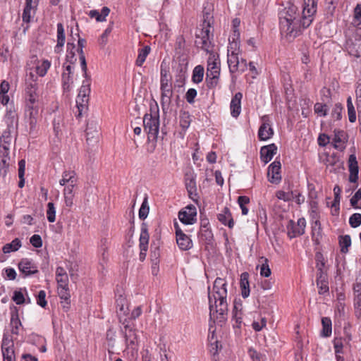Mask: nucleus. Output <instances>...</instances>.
Listing matches in <instances>:
<instances>
[{"instance_id": "f257e3e1", "label": "nucleus", "mask_w": 361, "mask_h": 361, "mask_svg": "<svg viewBox=\"0 0 361 361\" xmlns=\"http://www.w3.org/2000/svg\"><path fill=\"white\" fill-rule=\"evenodd\" d=\"M317 8V0H303L302 11L288 3L279 13L281 34L289 40L300 35L312 24Z\"/></svg>"}, {"instance_id": "f03ea898", "label": "nucleus", "mask_w": 361, "mask_h": 361, "mask_svg": "<svg viewBox=\"0 0 361 361\" xmlns=\"http://www.w3.org/2000/svg\"><path fill=\"white\" fill-rule=\"evenodd\" d=\"M50 67L51 62L49 60L44 59L40 61L36 55L32 56L27 62L25 101L26 106L30 111V125L31 130L34 128L36 124V118L38 115V78L39 77H44Z\"/></svg>"}, {"instance_id": "7ed1b4c3", "label": "nucleus", "mask_w": 361, "mask_h": 361, "mask_svg": "<svg viewBox=\"0 0 361 361\" xmlns=\"http://www.w3.org/2000/svg\"><path fill=\"white\" fill-rule=\"evenodd\" d=\"M228 283L224 278L217 277L212 288L208 287L209 317L214 322H224L228 313Z\"/></svg>"}, {"instance_id": "20e7f679", "label": "nucleus", "mask_w": 361, "mask_h": 361, "mask_svg": "<svg viewBox=\"0 0 361 361\" xmlns=\"http://www.w3.org/2000/svg\"><path fill=\"white\" fill-rule=\"evenodd\" d=\"M208 54L205 82L208 88L213 89L219 84L221 61L217 52H209Z\"/></svg>"}, {"instance_id": "39448f33", "label": "nucleus", "mask_w": 361, "mask_h": 361, "mask_svg": "<svg viewBox=\"0 0 361 361\" xmlns=\"http://www.w3.org/2000/svg\"><path fill=\"white\" fill-rule=\"evenodd\" d=\"M144 130L147 133L148 140H156L159 131V110L152 114H146L143 117Z\"/></svg>"}, {"instance_id": "423d86ee", "label": "nucleus", "mask_w": 361, "mask_h": 361, "mask_svg": "<svg viewBox=\"0 0 361 361\" xmlns=\"http://www.w3.org/2000/svg\"><path fill=\"white\" fill-rule=\"evenodd\" d=\"M213 38V34L211 31V26L209 22L204 21V27L200 32V34L197 35L196 44L201 49L206 51L207 53L213 52L212 50V39Z\"/></svg>"}, {"instance_id": "0eeeda50", "label": "nucleus", "mask_w": 361, "mask_h": 361, "mask_svg": "<svg viewBox=\"0 0 361 361\" xmlns=\"http://www.w3.org/2000/svg\"><path fill=\"white\" fill-rule=\"evenodd\" d=\"M119 322L123 324V329L122 332L123 334L125 341L127 347L132 350L137 349L138 345V338L136 333V329L134 326L129 324L127 319H122L121 317L119 316Z\"/></svg>"}, {"instance_id": "6e6552de", "label": "nucleus", "mask_w": 361, "mask_h": 361, "mask_svg": "<svg viewBox=\"0 0 361 361\" xmlns=\"http://www.w3.org/2000/svg\"><path fill=\"white\" fill-rule=\"evenodd\" d=\"M56 280L58 284L59 293L62 298H66L68 295V276L63 267H58L56 269Z\"/></svg>"}, {"instance_id": "1a4fd4ad", "label": "nucleus", "mask_w": 361, "mask_h": 361, "mask_svg": "<svg viewBox=\"0 0 361 361\" xmlns=\"http://www.w3.org/2000/svg\"><path fill=\"white\" fill-rule=\"evenodd\" d=\"M306 221L305 218H300L297 222L289 220L286 225L287 234L290 238H294L305 233Z\"/></svg>"}, {"instance_id": "9d476101", "label": "nucleus", "mask_w": 361, "mask_h": 361, "mask_svg": "<svg viewBox=\"0 0 361 361\" xmlns=\"http://www.w3.org/2000/svg\"><path fill=\"white\" fill-rule=\"evenodd\" d=\"M178 219L183 224H194L197 221L196 207L192 204H190L182 209L178 212Z\"/></svg>"}, {"instance_id": "9b49d317", "label": "nucleus", "mask_w": 361, "mask_h": 361, "mask_svg": "<svg viewBox=\"0 0 361 361\" xmlns=\"http://www.w3.org/2000/svg\"><path fill=\"white\" fill-rule=\"evenodd\" d=\"M324 266V262H321V263L317 262V274L316 282L319 288V294L320 295L328 293L329 290L327 275L323 270Z\"/></svg>"}, {"instance_id": "f8f14e48", "label": "nucleus", "mask_w": 361, "mask_h": 361, "mask_svg": "<svg viewBox=\"0 0 361 361\" xmlns=\"http://www.w3.org/2000/svg\"><path fill=\"white\" fill-rule=\"evenodd\" d=\"M62 73V86L64 91L69 92L73 85L74 81V66L71 64L63 63Z\"/></svg>"}, {"instance_id": "ddd939ff", "label": "nucleus", "mask_w": 361, "mask_h": 361, "mask_svg": "<svg viewBox=\"0 0 361 361\" xmlns=\"http://www.w3.org/2000/svg\"><path fill=\"white\" fill-rule=\"evenodd\" d=\"M174 228L176 231V243L178 247L183 251L191 249L193 244L190 238L183 232L177 222H174Z\"/></svg>"}, {"instance_id": "4468645a", "label": "nucleus", "mask_w": 361, "mask_h": 361, "mask_svg": "<svg viewBox=\"0 0 361 361\" xmlns=\"http://www.w3.org/2000/svg\"><path fill=\"white\" fill-rule=\"evenodd\" d=\"M11 310V319L9 324V329L11 334L13 336H18L22 327V323L19 317L18 309L17 307L13 305L10 307Z\"/></svg>"}, {"instance_id": "2eb2a0df", "label": "nucleus", "mask_w": 361, "mask_h": 361, "mask_svg": "<svg viewBox=\"0 0 361 361\" xmlns=\"http://www.w3.org/2000/svg\"><path fill=\"white\" fill-rule=\"evenodd\" d=\"M274 135V130L271 128L268 116L262 117V124L258 130V137L260 140L266 141L270 139Z\"/></svg>"}, {"instance_id": "dca6fc26", "label": "nucleus", "mask_w": 361, "mask_h": 361, "mask_svg": "<svg viewBox=\"0 0 361 361\" xmlns=\"http://www.w3.org/2000/svg\"><path fill=\"white\" fill-rule=\"evenodd\" d=\"M161 105L164 114H166L169 108L173 94L171 84H161Z\"/></svg>"}, {"instance_id": "f3484780", "label": "nucleus", "mask_w": 361, "mask_h": 361, "mask_svg": "<svg viewBox=\"0 0 361 361\" xmlns=\"http://www.w3.org/2000/svg\"><path fill=\"white\" fill-rule=\"evenodd\" d=\"M281 162L276 159L269 166L267 176L271 183L277 184L281 181Z\"/></svg>"}, {"instance_id": "a211bd4d", "label": "nucleus", "mask_w": 361, "mask_h": 361, "mask_svg": "<svg viewBox=\"0 0 361 361\" xmlns=\"http://www.w3.org/2000/svg\"><path fill=\"white\" fill-rule=\"evenodd\" d=\"M12 138L9 133L4 132L0 137V159L10 158V147Z\"/></svg>"}, {"instance_id": "6ab92c4d", "label": "nucleus", "mask_w": 361, "mask_h": 361, "mask_svg": "<svg viewBox=\"0 0 361 361\" xmlns=\"http://www.w3.org/2000/svg\"><path fill=\"white\" fill-rule=\"evenodd\" d=\"M277 152V147L275 144L263 146L260 149V158L262 161L267 164Z\"/></svg>"}, {"instance_id": "aec40b11", "label": "nucleus", "mask_w": 361, "mask_h": 361, "mask_svg": "<svg viewBox=\"0 0 361 361\" xmlns=\"http://www.w3.org/2000/svg\"><path fill=\"white\" fill-rule=\"evenodd\" d=\"M243 94L237 92L233 97L230 104L231 114L233 118H238L241 112V99Z\"/></svg>"}, {"instance_id": "412c9836", "label": "nucleus", "mask_w": 361, "mask_h": 361, "mask_svg": "<svg viewBox=\"0 0 361 361\" xmlns=\"http://www.w3.org/2000/svg\"><path fill=\"white\" fill-rule=\"evenodd\" d=\"M38 5V0H26V6L24 8V22H30L34 18L36 9Z\"/></svg>"}, {"instance_id": "4be33fe9", "label": "nucleus", "mask_w": 361, "mask_h": 361, "mask_svg": "<svg viewBox=\"0 0 361 361\" xmlns=\"http://www.w3.org/2000/svg\"><path fill=\"white\" fill-rule=\"evenodd\" d=\"M85 82L84 81L80 89L79 94L76 98V104L78 109H80V106H82V108L84 107L82 103L87 102L88 96L90 92V85H85Z\"/></svg>"}, {"instance_id": "5701e85b", "label": "nucleus", "mask_w": 361, "mask_h": 361, "mask_svg": "<svg viewBox=\"0 0 361 361\" xmlns=\"http://www.w3.org/2000/svg\"><path fill=\"white\" fill-rule=\"evenodd\" d=\"M66 41L65 30L62 23H59L57 24V44L54 47V51L57 54L61 53L63 51Z\"/></svg>"}, {"instance_id": "b1692460", "label": "nucleus", "mask_w": 361, "mask_h": 361, "mask_svg": "<svg viewBox=\"0 0 361 361\" xmlns=\"http://www.w3.org/2000/svg\"><path fill=\"white\" fill-rule=\"evenodd\" d=\"M332 143L335 149L340 151H343L345 148L344 131L340 130H335L334 136L332 140Z\"/></svg>"}, {"instance_id": "393cba45", "label": "nucleus", "mask_w": 361, "mask_h": 361, "mask_svg": "<svg viewBox=\"0 0 361 361\" xmlns=\"http://www.w3.org/2000/svg\"><path fill=\"white\" fill-rule=\"evenodd\" d=\"M217 218L218 220L224 226H227L230 228L233 227L234 221L228 207H224L221 212L218 214Z\"/></svg>"}, {"instance_id": "a878e982", "label": "nucleus", "mask_w": 361, "mask_h": 361, "mask_svg": "<svg viewBox=\"0 0 361 361\" xmlns=\"http://www.w3.org/2000/svg\"><path fill=\"white\" fill-rule=\"evenodd\" d=\"M76 52L77 49L74 42H68L66 45V62L64 63L74 66L77 61Z\"/></svg>"}, {"instance_id": "bb28decb", "label": "nucleus", "mask_w": 361, "mask_h": 361, "mask_svg": "<svg viewBox=\"0 0 361 361\" xmlns=\"http://www.w3.org/2000/svg\"><path fill=\"white\" fill-rule=\"evenodd\" d=\"M78 176L74 171H65L62 173V178L59 180L61 186L68 184H76L78 183Z\"/></svg>"}, {"instance_id": "cd10ccee", "label": "nucleus", "mask_w": 361, "mask_h": 361, "mask_svg": "<svg viewBox=\"0 0 361 361\" xmlns=\"http://www.w3.org/2000/svg\"><path fill=\"white\" fill-rule=\"evenodd\" d=\"M185 184L190 197H191L193 195H197V185L195 180V176L193 173L187 174L185 176Z\"/></svg>"}, {"instance_id": "c85d7f7f", "label": "nucleus", "mask_w": 361, "mask_h": 361, "mask_svg": "<svg viewBox=\"0 0 361 361\" xmlns=\"http://www.w3.org/2000/svg\"><path fill=\"white\" fill-rule=\"evenodd\" d=\"M240 287L243 298H246L250 295L249 274L243 272L240 275Z\"/></svg>"}, {"instance_id": "c756f323", "label": "nucleus", "mask_w": 361, "mask_h": 361, "mask_svg": "<svg viewBox=\"0 0 361 361\" xmlns=\"http://www.w3.org/2000/svg\"><path fill=\"white\" fill-rule=\"evenodd\" d=\"M149 235L147 227L145 224H142L141 227V233L140 235V248L142 251L147 252L148 249Z\"/></svg>"}, {"instance_id": "7c9ffc66", "label": "nucleus", "mask_w": 361, "mask_h": 361, "mask_svg": "<svg viewBox=\"0 0 361 361\" xmlns=\"http://www.w3.org/2000/svg\"><path fill=\"white\" fill-rule=\"evenodd\" d=\"M18 336H13L12 334L8 335L7 334H4L3 336L2 343H1V350L2 352H9L14 351L13 350V342L14 340L17 338Z\"/></svg>"}, {"instance_id": "2f4dec72", "label": "nucleus", "mask_w": 361, "mask_h": 361, "mask_svg": "<svg viewBox=\"0 0 361 361\" xmlns=\"http://www.w3.org/2000/svg\"><path fill=\"white\" fill-rule=\"evenodd\" d=\"M86 44V40L82 38H79L78 40V46L77 52L79 54V59L80 61V65L82 70L86 73L87 71V63L85 60V56L83 52V48L85 47Z\"/></svg>"}, {"instance_id": "473e14b6", "label": "nucleus", "mask_w": 361, "mask_h": 361, "mask_svg": "<svg viewBox=\"0 0 361 361\" xmlns=\"http://www.w3.org/2000/svg\"><path fill=\"white\" fill-rule=\"evenodd\" d=\"M109 13L110 9L104 6L102 8L101 12H99L97 10L90 11L88 16L92 18H95L97 22H103L106 20V18Z\"/></svg>"}, {"instance_id": "72a5a7b5", "label": "nucleus", "mask_w": 361, "mask_h": 361, "mask_svg": "<svg viewBox=\"0 0 361 361\" xmlns=\"http://www.w3.org/2000/svg\"><path fill=\"white\" fill-rule=\"evenodd\" d=\"M9 89V83L6 80H3L0 84V102L3 105H6L9 102V97L8 95Z\"/></svg>"}, {"instance_id": "f704fd0d", "label": "nucleus", "mask_w": 361, "mask_h": 361, "mask_svg": "<svg viewBox=\"0 0 361 361\" xmlns=\"http://www.w3.org/2000/svg\"><path fill=\"white\" fill-rule=\"evenodd\" d=\"M322 330L321 336L323 337H329L332 333V322L329 317H322Z\"/></svg>"}, {"instance_id": "c9c22d12", "label": "nucleus", "mask_w": 361, "mask_h": 361, "mask_svg": "<svg viewBox=\"0 0 361 361\" xmlns=\"http://www.w3.org/2000/svg\"><path fill=\"white\" fill-rule=\"evenodd\" d=\"M204 67L201 65H198L195 67L192 71V80L194 83L198 84L201 82L204 77Z\"/></svg>"}, {"instance_id": "e433bc0d", "label": "nucleus", "mask_w": 361, "mask_h": 361, "mask_svg": "<svg viewBox=\"0 0 361 361\" xmlns=\"http://www.w3.org/2000/svg\"><path fill=\"white\" fill-rule=\"evenodd\" d=\"M38 272L37 265L27 259H24V277Z\"/></svg>"}, {"instance_id": "4c0bfd02", "label": "nucleus", "mask_w": 361, "mask_h": 361, "mask_svg": "<svg viewBox=\"0 0 361 361\" xmlns=\"http://www.w3.org/2000/svg\"><path fill=\"white\" fill-rule=\"evenodd\" d=\"M150 47L149 46H145L138 51V56L136 60V65L137 66H142L143 63L145 61L147 55L149 54Z\"/></svg>"}, {"instance_id": "58836bf2", "label": "nucleus", "mask_w": 361, "mask_h": 361, "mask_svg": "<svg viewBox=\"0 0 361 361\" xmlns=\"http://www.w3.org/2000/svg\"><path fill=\"white\" fill-rule=\"evenodd\" d=\"M171 77L169 74V68L164 65V63L161 64V84H171Z\"/></svg>"}, {"instance_id": "ea45409f", "label": "nucleus", "mask_w": 361, "mask_h": 361, "mask_svg": "<svg viewBox=\"0 0 361 361\" xmlns=\"http://www.w3.org/2000/svg\"><path fill=\"white\" fill-rule=\"evenodd\" d=\"M20 246L21 241L18 238H16L11 243L6 244L2 250L4 253H10L18 250Z\"/></svg>"}, {"instance_id": "a19ab883", "label": "nucleus", "mask_w": 361, "mask_h": 361, "mask_svg": "<svg viewBox=\"0 0 361 361\" xmlns=\"http://www.w3.org/2000/svg\"><path fill=\"white\" fill-rule=\"evenodd\" d=\"M228 56V65L231 73H235L238 71V65L240 60L239 55H227Z\"/></svg>"}, {"instance_id": "79ce46f5", "label": "nucleus", "mask_w": 361, "mask_h": 361, "mask_svg": "<svg viewBox=\"0 0 361 361\" xmlns=\"http://www.w3.org/2000/svg\"><path fill=\"white\" fill-rule=\"evenodd\" d=\"M56 209L53 202H49L47 206L46 216L49 223H54L56 221Z\"/></svg>"}, {"instance_id": "37998d69", "label": "nucleus", "mask_w": 361, "mask_h": 361, "mask_svg": "<svg viewBox=\"0 0 361 361\" xmlns=\"http://www.w3.org/2000/svg\"><path fill=\"white\" fill-rule=\"evenodd\" d=\"M116 309L118 314H126L128 312L127 302L124 297L119 295L116 299Z\"/></svg>"}, {"instance_id": "c03bdc74", "label": "nucleus", "mask_w": 361, "mask_h": 361, "mask_svg": "<svg viewBox=\"0 0 361 361\" xmlns=\"http://www.w3.org/2000/svg\"><path fill=\"white\" fill-rule=\"evenodd\" d=\"M341 246V251L343 253H346L348 251V247L351 245V238L349 235L341 236L339 240Z\"/></svg>"}, {"instance_id": "a18cd8bd", "label": "nucleus", "mask_w": 361, "mask_h": 361, "mask_svg": "<svg viewBox=\"0 0 361 361\" xmlns=\"http://www.w3.org/2000/svg\"><path fill=\"white\" fill-rule=\"evenodd\" d=\"M347 108L349 121L354 123L356 121V112L350 97L347 99Z\"/></svg>"}, {"instance_id": "49530a36", "label": "nucleus", "mask_w": 361, "mask_h": 361, "mask_svg": "<svg viewBox=\"0 0 361 361\" xmlns=\"http://www.w3.org/2000/svg\"><path fill=\"white\" fill-rule=\"evenodd\" d=\"M113 27H114V23L111 22L109 24L107 27L105 29L104 32L102 34V35L99 39V43L102 46H105L106 44V43L108 42V37L113 30Z\"/></svg>"}, {"instance_id": "de8ad7c7", "label": "nucleus", "mask_w": 361, "mask_h": 361, "mask_svg": "<svg viewBox=\"0 0 361 361\" xmlns=\"http://www.w3.org/2000/svg\"><path fill=\"white\" fill-rule=\"evenodd\" d=\"M149 211V207L148 204L147 197H145L139 209V218L142 220L145 219L148 216Z\"/></svg>"}, {"instance_id": "09e8293b", "label": "nucleus", "mask_w": 361, "mask_h": 361, "mask_svg": "<svg viewBox=\"0 0 361 361\" xmlns=\"http://www.w3.org/2000/svg\"><path fill=\"white\" fill-rule=\"evenodd\" d=\"M26 341L32 345L39 346L44 343V338L37 334H31L27 337Z\"/></svg>"}, {"instance_id": "8fccbe9b", "label": "nucleus", "mask_w": 361, "mask_h": 361, "mask_svg": "<svg viewBox=\"0 0 361 361\" xmlns=\"http://www.w3.org/2000/svg\"><path fill=\"white\" fill-rule=\"evenodd\" d=\"M314 111L319 116H326L329 109L326 104L317 102L314 106Z\"/></svg>"}, {"instance_id": "3c124183", "label": "nucleus", "mask_w": 361, "mask_h": 361, "mask_svg": "<svg viewBox=\"0 0 361 361\" xmlns=\"http://www.w3.org/2000/svg\"><path fill=\"white\" fill-rule=\"evenodd\" d=\"M250 202V198L247 196H239L238 198V203L241 209L242 214L247 215L248 209L245 207Z\"/></svg>"}, {"instance_id": "603ef678", "label": "nucleus", "mask_w": 361, "mask_h": 361, "mask_svg": "<svg viewBox=\"0 0 361 361\" xmlns=\"http://www.w3.org/2000/svg\"><path fill=\"white\" fill-rule=\"evenodd\" d=\"M348 167L350 173H358V165L355 154H350L348 159Z\"/></svg>"}, {"instance_id": "864d4df0", "label": "nucleus", "mask_w": 361, "mask_h": 361, "mask_svg": "<svg viewBox=\"0 0 361 361\" xmlns=\"http://www.w3.org/2000/svg\"><path fill=\"white\" fill-rule=\"evenodd\" d=\"M353 24L361 28V4H357L354 9Z\"/></svg>"}, {"instance_id": "5fc2aeb1", "label": "nucleus", "mask_w": 361, "mask_h": 361, "mask_svg": "<svg viewBox=\"0 0 361 361\" xmlns=\"http://www.w3.org/2000/svg\"><path fill=\"white\" fill-rule=\"evenodd\" d=\"M240 52L239 43L236 41L231 42L228 46L227 55H239Z\"/></svg>"}, {"instance_id": "6e6d98bb", "label": "nucleus", "mask_w": 361, "mask_h": 361, "mask_svg": "<svg viewBox=\"0 0 361 361\" xmlns=\"http://www.w3.org/2000/svg\"><path fill=\"white\" fill-rule=\"evenodd\" d=\"M10 158L0 159V175L4 178L7 175Z\"/></svg>"}, {"instance_id": "4d7b16f0", "label": "nucleus", "mask_w": 361, "mask_h": 361, "mask_svg": "<svg viewBox=\"0 0 361 361\" xmlns=\"http://www.w3.org/2000/svg\"><path fill=\"white\" fill-rule=\"evenodd\" d=\"M349 224L352 228H357L361 224V214L355 213L349 218Z\"/></svg>"}, {"instance_id": "13d9d810", "label": "nucleus", "mask_w": 361, "mask_h": 361, "mask_svg": "<svg viewBox=\"0 0 361 361\" xmlns=\"http://www.w3.org/2000/svg\"><path fill=\"white\" fill-rule=\"evenodd\" d=\"M190 124V115L187 112H184L181 114L180 118V127L185 130L188 128Z\"/></svg>"}, {"instance_id": "bf43d9fd", "label": "nucleus", "mask_w": 361, "mask_h": 361, "mask_svg": "<svg viewBox=\"0 0 361 361\" xmlns=\"http://www.w3.org/2000/svg\"><path fill=\"white\" fill-rule=\"evenodd\" d=\"M342 110H343V106H342L341 104H340V103L336 104L332 110V113H331L332 117L336 120H341L342 118Z\"/></svg>"}, {"instance_id": "052dcab7", "label": "nucleus", "mask_w": 361, "mask_h": 361, "mask_svg": "<svg viewBox=\"0 0 361 361\" xmlns=\"http://www.w3.org/2000/svg\"><path fill=\"white\" fill-rule=\"evenodd\" d=\"M335 354H342L343 353V343L341 338H335L333 341Z\"/></svg>"}, {"instance_id": "680f3d73", "label": "nucleus", "mask_w": 361, "mask_h": 361, "mask_svg": "<svg viewBox=\"0 0 361 361\" xmlns=\"http://www.w3.org/2000/svg\"><path fill=\"white\" fill-rule=\"evenodd\" d=\"M276 196L278 199L288 202L293 198V192H286L282 190L277 191Z\"/></svg>"}, {"instance_id": "e2e57ef3", "label": "nucleus", "mask_w": 361, "mask_h": 361, "mask_svg": "<svg viewBox=\"0 0 361 361\" xmlns=\"http://www.w3.org/2000/svg\"><path fill=\"white\" fill-rule=\"evenodd\" d=\"M30 244L36 247L39 248L42 246V240L39 235L34 234L30 239Z\"/></svg>"}, {"instance_id": "0e129e2a", "label": "nucleus", "mask_w": 361, "mask_h": 361, "mask_svg": "<svg viewBox=\"0 0 361 361\" xmlns=\"http://www.w3.org/2000/svg\"><path fill=\"white\" fill-rule=\"evenodd\" d=\"M45 298H46L45 291L44 290L39 291V293L36 297L37 305H39L42 307H44L47 303Z\"/></svg>"}, {"instance_id": "69168bd1", "label": "nucleus", "mask_w": 361, "mask_h": 361, "mask_svg": "<svg viewBox=\"0 0 361 361\" xmlns=\"http://www.w3.org/2000/svg\"><path fill=\"white\" fill-rule=\"evenodd\" d=\"M197 90L194 88H190L185 94V99L189 104H192L195 102V98L197 96Z\"/></svg>"}, {"instance_id": "338daca9", "label": "nucleus", "mask_w": 361, "mask_h": 361, "mask_svg": "<svg viewBox=\"0 0 361 361\" xmlns=\"http://www.w3.org/2000/svg\"><path fill=\"white\" fill-rule=\"evenodd\" d=\"M267 324V319L265 317H262L260 322H253L252 326L256 331H261Z\"/></svg>"}, {"instance_id": "774afa93", "label": "nucleus", "mask_w": 361, "mask_h": 361, "mask_svg": "<svg viewBox=\"0 0 361 361\" xmlns=\"http://www.w3.org/2000/svg\"><path fill=\"white\" fill-rule=\"evenodd\" d=\"M360 200H361V189L357 190L354 195L351 197L350 200L351 206L355 209H357V204Z\"/></svg>"}]
</instances>
